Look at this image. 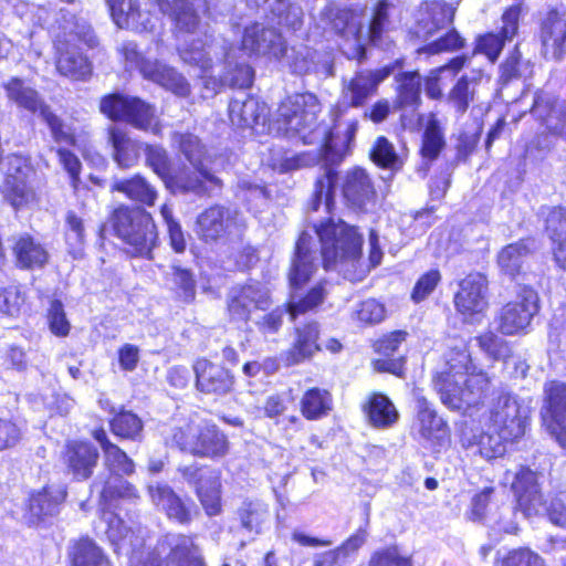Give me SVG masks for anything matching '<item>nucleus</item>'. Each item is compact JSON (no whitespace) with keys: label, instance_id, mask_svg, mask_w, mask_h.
<instances>
[{"label":"nucleus","instance_id":"46","mask_svg":"<svg viewBox=\"0 0 566 566\" xmlns=\"http://www.w3.org/2000/svg\"><path fill=\"white\" fill-rule=\"evenodd\" d=\"M197 494L208 515L213 516L220 513V480L217 473L211 472L208 476L203 473L199 474Z\"/></svg>","mask_w":566,"mask_h":566},{"label":"nucleus","instance_id":"26","mask_svg":"<svg viewBox=\"0 0 566 566\" xmlns=\"http://www.w3.org/2000/svg\"><path fill=\"white\" fill-rule=\"evenodd\" d=\"M148 494L154 505L163 510L169 518L176 520L181 524L191 521L190 511L167 484H150L148 486Z\"/></svg>","mask_w":566,"mask_h":566},{"label":"nucleus","instance_id":"16","mask_svg":"<svg viewBox=\"0 0 566 566\" xmlns=\"http://www.w3.org/2000/svg\"><path fill=\"white\" fill-rule=\"evenodd\" d=\"M486 291L488 280L481 273H471L460 282L454 305L464 319H473L486 308Z\"/></svg>","mask_w":566,"mask_h":566},{"label":"nucleus","instance_id":"4","mask_svg":"<svg viewBox=\"0 0 566 566\" xmlns=\"http://www.w3.org/2000/svg\"><path fill=\"white\" fill-rule=\"evenodd\" d=\"M54 35L56 49V70L62 75L73 81H85L92 74V65L77 48L76 41H83L90 46L96 44L91 27L84 21H65L59 27Z\"/></svg>","mask_w":566,"mask_h":566},{"label":"nucleus","instance_id":"29","mask_svg":"<svg viewBox=\"0 0 566 566\" xmlns=\"http://www.w3.org/2000/svg\"><path fill=\"white\" fill-rule=\"evenodd\" d=\"M193 454L206 458H221L229 451L227 436L216 424L199 427Z\"/></svg>","mask_w":566,"mask_h":566},{"label":"nucleus","instance_id":"47","mask_svg":"<svg viewBox=\"0 0 566 566\" xmlns=\"http://www.w3.org/2000/svg\"><path fill=\"white\" fill-rule=\"evenodd\" d=\"M300 406L301 412L306 419L317 420L332 409V397L325 389L312 388L305 391Z\"/></svg>","mask_w":566,"mask_h":566},{"label":"nucleus","instance_id":"9","mask_svg":"<svg viewBox=\"0 0 566 566\" xmlns=\"http://www.w3.org/2000/svg\"><path fill=\"white\" fill-rule=\"evenodd\" d=\"M537 312V293L533 289L522 287L516 297L501 308L497 329L504 335L523 332Z\"/></svg>","mask_w":566,"mask_h":566},{"label":"nucleus","instance_id":"14","mask_svg":"<svg viewBox=\"0 0 566 566\" xmlns=\"http://www.w3.org/2000/svg\"><path fill=\"white\" fill-rule=\"evenodd\" d=\"M270 306L269 291L260 283L234 286L228 294V311L232 319L247 322L254 310Z\"/></svg>","mask_w":566,"mask_h":566},{"label":"nucleus","instance_id":"38","mask_svg":"<svg viewBox=\"0 0 566 566\" xmlns=\"http://www.w3.org/2000/svg\"><path fill=\"white\" fill-rule=\"evenodd\" d=\"M18 265L22 269L42 268L49 260V253L42 244L30 235H21L13 247Z\"/></svg>","mask_w":566,"mask_h":566},{"label":"nucleus","instance_id":"17","mask_svg":"<svg viewBox=\"0 0 566 566\" xmlns=\"http://www.w3.org/2000/svg\"><path fill=\"white\" fill-rule=\"evenodd\" d=\"M512 490L516 496L517 506L525 516L539 515L544 511L545 501L536 472L521 467L514 473Z\"/></svg>","mask_w":566,"mask_h":566},{"label":"nucleus","instance_id":"25","mask_svg":"<svg viewBox=\"0 0 566 566\" xmlns=\"http://www.w3.org/2000/svg\"><path fill=\"white\" fill-rule=\"evenodd\" d=\"M343 195L353 207L363 209L374 202L376 191L369 175L364 169L354 168L345 176Z\"/></svg>","mask_w":566,"mask_h":566},{"label":"nucleus","instance_id":"60","mask_svg":"<svg viewBox=\"0 0 566 566\" xmlns=\"http://www.w3.org/2000/svg\"><path fill=\"white\" fill-rule=\"evenodd\" d=\"M368 566H413L411 556L397 546H390L375 552Z\"/></svg>","mask_w":566,"mask_h":566},{"label":"nucleus","instance_id":"7","mask_svg":"<svg viewBox=\"0 0 566 566\" xmlns=\"http://www.w3.org/2000/svg\"><path fill=\"white\" fill-rule=\"evenodd\" d=\"M530 410L516 396L501 391L491 401L489 408L490 429L501 432L506 440L524 436Z\"/></svg>","mask_w":566,"mask_h":566},{"label":"nucleus","instance_id":"20","mask_svg":"<svg viewBox=\"0 0 566 566\" xmlns=\"http://www.w3.org/2000/svg\"><path fill=\"white\" fill-rule=\"evenodd\" d=\"M66 492L61 486L48 485L30 495L24 520L29 525H38L46 517L59 512L60 504L64 501Z\"/></svg>","mask_w":566,"mask_h":566},{"label":"nucleus","instance_id":"23","mask_svg":"<svg viewBox=\"0 0 566 566\" xmlns=\"http://www.w3.org/2000/svg\"><path fill=\"white\" fill-rule=\"evenodd\" d=\"M417 420L415 429L424 442L436 446L442 444L448 438V427L426 398L417 401Z\"/></svg>","mask_w":566,"mask_h":566},{"label":"nucleus","instance_id":"61","mask_svg":"<svg viewBox=\"0 0 566 566\" xmlns=\"http://www.w3.org/2000/svg\"><path fill=\"white\" fill-rule=\"evenodd\" d=\"M133 96L122 94H111L102 98L99 103L101 112L113 120H124L129 111Z\"/></svg>","mask_w":566,"mask_h":566},{"label":"nucleus","instance_id":"39","mask_svg":"<svg viewBox=\"0 0 566 566\" xmlns=\"http://www.w3.org/2000/svg\"><path fill=\"white\" fill-rule=\"evenodd\" d=\"M72 566H112L103 549L91 538L76 541L70 549Z\"/></svg>","mask_w":566,"mask_h":566},{"label":"nucleus","instance_id":"27","mask_svg":"<svg viewBox=\"0 0 566 566\" xmlns=\"http://www.w3.org/2000/svg\"><path fill=\"white\" fill-rule=\"evenodd\" d=\"M265 115V105L244 92L238 93L229 104V118L237 127H252Z\"/></svg>","mask_w":566,"mask_h":566},{"label":"nucleus","instance_id":"49","mask_svg":"<svg viewBox=\"0 0 566 566\" xmlns=\"http://www.w3.org/2000/svg\"><path fill=\"white\" fill-rule=\"evenodd\" d=\"M399 107L415 106L420 101L421 77L418 72H406L397 77Z\"/></svg>","mask_w":566,"mask_h":566},{"label":"nucleus","instance_id":"56","mask_svg":"<svg viewBox=\"0 0 566 566\" xmlns=\"http://www.w3.org/2000/svg\"><path fill=\"white\" fill-rule=\"evenodd\" d=\"M385 317V305L375 298H368L356 304L352 313V318L363 325L378 324L382 322Z\"/></svg>","mask_w":566,"mask_h":566},{"label":"nucleus","instance_id":"54","mask_svg":"<svg viewBox=\"0 0 566 566\" xmlns=\"http://www.w3.org/2000/svg\"><path fill=\"white\" fill-rule=\"evenodd\" d=\"M111 429L117 437L136 440L142 433L143 422L135 413L123 411L112 419Z\"/></svg>","mask_w":566,"mask_h":566},{"label":"nucleus","instance_id":"62","mask_svg":"<svg viewBox=\"0 0 566 566\" xmlns=\"http://www.w3.org/2000/svg\"><path fill=\"white\" fill-rule=\"evenodd\" d=\"M370 155L374 163L385 168L398 169L402 164L392 144L385 137L377 138Z\"/></svg>","mask_w":566,"mask_h":566},{"label":"nucleus","instance_id":"53","mask_svg":"<svg viewBox=\"0 0 566 566\" xmlns=\"http://www.w3.org/2000/svg\"><path fill=\"white\" fill-rule=\"evenodd\" d=\"M84 237L85 229L83 220L73 211H69L65 217V240L69 245V252L74 258L82 256Z\"/></svg>","mask_w":566,"mask_h":566},{"label":"nucleus","instance_id":"59","mask_svg":"<svg viewBox=\"0 0 566 566\" xmlns=\"http://www.w3.org/2000/svg\"><path fill=\"white\" fill-rule=\"evenodd\" d=\"M41 118L49 126L51 135L57 144L75 145L72 128L66 125L51 108H43Z\"/></svg>","mask_w":566,"mask_h":566},{"label":"nucleus","instance_id":"3","mask_svg":"<svg viewBox=\"0 0 566 566\" xmlns=\"http://www.w3.org/2000/svg\"><path fill=\"white\" fill-rule=\"evenodd\" d=\"M322 243L326 270H336L348 280H355V266L361 253V238L354 227L329 220L315 228Z\"/></svg>","mask_w":566,"mask_h":566},{"label":"nucleus","instance_id":"63","mask_svg":"<svg viewBox=\"0 0 566 566\" xmlns=\"http://www.w3.org/2000/svg\"><path fill=\"white\" fill-rule=\"evenodd\" d=\"M325 297V289L322 284L313 287L305 297L296 301V295L293 292L291 301L289 303V313L292 318H295L298 314H303L310 310L318 306Z\"/></svg>","mask_w":566,"mask_h":566},{"label":"nucleus","instance_id":"48","mask_svg":"<svg viewBox=\"0 0 566 566\" xmlns=\"http://www.w3.org/2000/svg\"><path fill=\"white\" fill-rule=\"evenodd\" d=\"M102 506L113 509L117 500H136L138 499L137 490L129 482L120 476L108 479L102 491Z\"/></svg>","mask_w":566,"mask_h":566},{"label":"nucleus","instance_id":"55","mask_svg":"<svg viewBox=\"0 0 566 566\" xmlns=\"http://www.w3.org/2000/svg\"><path fill=\"white\" fill-rule=\"evenodd\" d=\"M390 4L386 0L379 1L375 8L373 18L369 22L368 29L364 31L366 44L371 42L376 43L381 39V35L389 30V9Z\"/></svg>","mask_w":566,"mask_h":566},{"label":"nucleus","instance_id":"44","mask_svg":"<svg viewBox=\"0 0 566 566\" xmlns=\"http://www.w3.org/2000/svg\"><path fill=\"white\" fill-rule=\"evenodd\" d=\"M125 122L140 130L154 134L160 132V124L155 107L138 97L132 99Z\"/></svg>","mask_w":566,"mask_h":566},{"label":"nucleus","instance_id":"32","mask_svg":"<svg viewBox=\"0 0 566 566\" xmlns=\"http://www.w3.org/2000/svg\"><path fill=\"white\" fill-rule=\"evenodd\" d=\"M483 77L481 70L461 76L448 94V103L463 115L475 99L476 87Z\"/></svg>","mask_w":566,"mask_h":566},{"label":"nucleus","instance_id":"24","mask_svg":"<svg viewBox=\"0 0 566 566\" xmlns=\"http://www.w3.org/2000/svg\"><path fill=\"white\" fill-rule=\"evenodd\" d=\"M98 458L97 449L87 442L72 441L65 447L64 461L76 480L88 479L97 464Z\"/></svg>","mask_w":566,"mask_h":566},{"label":"nucleus","instance_id":"33","mask_svg":"<svg viewBox=\"0 0 566 566\" xmlns=\"http://www.w3.org/2000/svg\"><path fill=\"white\" fill-rule=\"evenodd\" d=\"M368 422L378 429L394 426L399 413L390 399L382 394H373L364 406Z\"/></svg>","mask_w":566,"mask_h":566},{"label":"nucleus","instance_id":"40","mask_svg":"<svg viewBox=\"0 0 566 566\" xmlns=\"http://www.w3.org/2000/svg\"><path fill=\"white\" fill-rule=\"evenodd\" d=\"M108 140L114 149V159L123 168L135 165L139 156V144L116 126L108 129Z\"/></svg>","mask_w":566,"mask_h":566},{"label":"nucleus","instance_id":"36","mask_svg":"<svg viewBox=\"0 0 566 566\" xmlns=\"http://www.w3.org/2000/svg\"><path fill=\"white\" fill-rule=\"evenodd\" d=\"M546 230L553 241L554 259L566 270V209L554 208L546 218Z\"/></svg>","mask_w":566,"mask_h":566},{"label":"nucleus","instance_id":"50","mask_svg":"<svg viewBox=\"0 0 566 566\" xmlns=\"http://www.w3.org/2000/svg\"><path fill=\"white\" fill-rule=\"evenodd\" d=\"M168 187H174L181 192H192L198 196L210 195L212 187H220L218 184L211 182L202 177L198 171L193 175L179 174L172 175V180L167 184Z\"/></svg>","mask_w":566,"mask_h":566},{"label":"nucleus","instance_id":"8","mask_svg":"<svg viewBox=\"0 0 566 566\" xmlns=\"http://www.w3.org/2000/svg\"><path fill=\"white\" fill-rule=\"evenodd\" d=\"M244 229L245 222L241 213L220 205L203 210L196 221V233L207 243L239 238Z\"/></svg>","mask_w":566,"mask_h":566},{"label":"nucleus","instance_id":"51","mask_svg":"<svg viewBox=\"0 0 566 566\" xmlns=\"http://www.w3.org/2000/svg\"><path fill=\"white\" fill-rule=\"evenodd\" d=\"M337 176L332 169H328L319 177L314 187L313 199L311 201V209L316 211L319 206L324 203L327 212H331L334 205V186L336 184Z\"/></svg>","mask_w":566,"mask_h":566},{"label":"nucleus","instance_id":"31","mask_svg":"<svg viewBox=\"0 0 566 566\" xmlns=\"http://www.w3.org/2000/svg\"><path fill=\"white\" fill-rule=\"evenodd\" d=\"M174 143L177 144L180 153L190 163V165L198 171L202 177L211 182L218 184V178L210 174L205 167L203 161L207 157V150L205 145L201 144L200 139L192 134H179L176 133L172 138Z\"/></svg>","mask_w":566,"mask_h":566},{"label":"nucleus","instance_id":"42","mask_svg":"<svg viewBox=\"0 0 566 566\" xmlns=\"http://www.w3.org/2000/svg\"><path fill=\"white\" fill-rule=\"evenodd\" d=\"M160 12L174 17L179 32L192 33L198 25V17L186 0H154Z\"/></svg>","mask_w":566,"mask_h":566},{"label":"nucleus","instance_id":"5","mask_svg":"<svg viewBox=\"0 0 566 566\" xmlns=\"http://www.w3.org/2000/svg\"><path fill=\"white\" fill-rule=\"evenodd\" d=\"M112 224L116 235L127 244L130 254L150 258L158 237L148 212L122 206L114 211Z\"/></svg>","mask_w":566,"mask_h":566},{"label":"nucleus","instance_id":"21","mask_svg":"<svg viewBox=\"0 0 566 566\" xmlns=\"http://www.w3.org/2000/svg\"><path fill=\"white\" fill-rule=\"evenodd\" d=\"M454 18V8L439 2H424L416 13V25L412 33L419 39H427L437 30L449 25Z\"/></svg>","mask_w":566,"mask_h":566},{"label":"nucleus","instance_id":"45","mask_svg":"<svg viewBox=\"0 0 566 566\" xmlns=\"http://www.w3.org/2000/svg\"><path fill=\"white\" fill-rule=\"evenodd\" d=\"M238 516L241 526L250 534L258 535L262 533L270 518V512L266 504L260 501L243 502L238 510Z\"/></svg>","mask_w":566,"mask_h":566},{"label":"nucleus","instance_id":"12","mask_svg":"<svg viewBox=\"0 0 566 566\" xmlns=\"http://www.w3.org/2000/svg\"><path fill=\"white\" fill-rule=\"evenodd\" d=\"M546 407L543 422L548 433L566 450V382L551 381L545 385Z\"/></svg>","mask_w":566,"mask_h":566},{"label":"nucleus","instance_id":"2","mask_svg":"<svg viewBox=\"0 0 566 566\" xmlns=\"http://www.w3.org/2000/svg\"><path fill=\"white\" fill-rule=\"evenodd\" d=\"M448 368L434 379V387L443 405L467 412L478 406L490 387V378L483 371H474L464 344L449 354Z\"/></svg>","mask_w":566,"mask_h":566},{"label":"nucleus","instance_id":"35","mask_svg":"<svg viewBox=\"0 0 566 566\" xmlns=\"http://www.w3.org/2000/svg\"><path fill=\"white\" fill-rule=\"evenodd\" d=\"M8 98L15 103L19 107H22L33 114L42 116V109L49 108L39 93L24 84L19 77H12L4 84Z\"/></svg>","mask_w":566,"mask_h":566},{"label":"nucleus","instance_id":"18","mask_svg":"<svg viewBox=\"0 0 566 566\" xmlns=\"http://www.w3.org/2000/svg\"><path fill=\"white\" fill-rule=\"evenodd\" d=\"M332 25L344 39L340 46L343 53L349 60L363 61L365 59L366 38L358 17L350 11L339 10L333 18Z\"/></svg>","mask_w":566,"mask_h":566},{"label":"nucleus","instance_id":"22","mask_svg":"<svg viewBox=\"0 0 566 566\" xmlns=\"http://www.w3.org/2000/svg\"><path fill=\"white\" fill-rule=\"evenodd\" d=\"M542 53L546 59L560 60L566 52V18L551 11L542 25Z\"/></svg>","mask_w":566,"mask_h":566},{"label":"nucleus","instance_id":"19","mask_svg":"<svg viewBox=\"0 0 566 566\" xmlns=\"http://www.w3.org/2000/svg\"><path fill=\"white\" fill-rule=\"evenodd\" d=\"M521 6L510 7L502 15V28L499 34L486 33L481 35L474 49V53L484 54L492 63L502 52L504 43L512 41L517 33Z\"/></svg>","mask_w":566,"mask_h":566},{"label":"nucleus","instance_id":"11","mask_svg":"<svg viewBox=\"0 0 566 566\" xmlns=\"http://www.w3.org/2000/svg\"><path fill=\"white\" fill-rule=\"evenodd\" d=\"M31 175V168L21 157H9L2 192L6 200L15 209L28 207L36 201V193L29 181Z\"/></svg>","mask_w":566,"mask_h":566},{"label":"nucleus","instance_id":"1","mask_svg":"<svg viewBox=\"0 0 566 566\" xmlns=\"http://www.w3.org/2000/svg\"><path fill=\"white\" fill-rule=\"evenodd\" d=\"M321 106L312 93L289 96L277 109V130L289 137H298L305 145H317L316 154H298L285 157L282 171L295 170L315 164L324 158L329 159L332 134L326 126L317 123Z\"/></svg>","mask_w":566,"mask_h":566},{"label":"nucleus","instance_id":"57","mask_svg":"<svg viewBox=\"0 0 566 566\" xmlns=\"http://www.w3.org/2000/svg\"><path fill=\"white\" fill-rule=\"evenodd\" d=\"M146 164L166 185L172 180V168L167 151L160 146H146Z\"/></svg>","mask_w":566,"mask_h":566},{"label":"nucleus","instance_id":"52","mask_svg":"<svg viewBox=\"0 0 566 566\" xmlns=\"http://www.w3.org/2000/svg\"><path fill=\"white\" fill-rule=\"evenodd\" d=\"M446 145L442 129L438 119L430 118L422 136L421 155L428 160H434Z\"/></svg>","mask_w":566,"mask_h":566},{"label":"nucleus","instance_id":"28","mask_svg":"<svg viewBox=\"0 0 566 566\" xmlns=\"http://www.w3.org/2000/svg\"><path fill=\"white\" fill-rule=\"evenodd\" d=\"M310 241L311 237L302 233L296 242L295 258L289 273L290 285L293 291L301 289L308 282L316 270V265L313 262L314 258L310 250Z\"/></svg>","mask_w":566,"mask_h":566},{"label":"nucleus","instance_id":"6","mask_svg":"<svg viewBox=\"0 0 566 566\" xmlns=\"http://www.w3.org/2000/svg\"><path fill=\"white\" fill-rule=\"evenodd\" d=\"M118 52L124 59L127 71L138 70L146 80L159 84L176 95L187 96L189 94V84L182 75L158 61L145 60L133 41L120 43Z\"/></svg>","mask_w":566,"mask_h":566},{"label":"nucleus","instance_id":"37","mask_svg":"<svg viewBox=\"0 0 566 566\" xmlns=\"http://www.w3.org/2000/svg\"><path fill=\"white\" fill-rule=\"evenodd\" d=\"M317 338L318 327L315 323L307 324L303 328H297L296 339L286 353L287 363L295 365L312 357L314 353L319 350Z\"/></svg>","mask_w":566,"mask_h":566},{"label":"nucleus","instance_id":"15","mask_svg":"<svg viewBox=\"0 0 566 566\" xmlns=\"http://www.w3.org/2000/svg\"><path fill=\"white\" fill-rule=\"evenodd\" d=\"M193 371L196 388L205 395L223 397L234 388L233 374L220 364L200 358L195 361Z\"/></svg>","mask_w":566,"mask_h":566},{"label":"nucleus","instance_id":"10","mask_svg":"<svg viewBox=\"0 0 566 566\" xmlns=\"http://www.w3.org/2000/svg\"><path fill=\"white\" fill-rule=\"evenodd\" d=\"M392 69L385 66L376 70H361L356 72L349 80L343 81L340 105L338 106L339 117L342 107H361L376 94L378 85L385 81Z\"/></svg>","mask_w":566,"mask_h":566},{"label":"nucleus","instance_id":"64","mask_svg":"<svg viewBox=\"0 0 566 566\" xmlns=\"http://www.w3.org/2000/svg\"><path fill=\"white\" fill-rule=\"evenodd\" d=\"M104 452L106 467L116 474H132L135 464L132 459L116 444L107 446Z\"/></svg>","mask_w":566,"mask_h":566},{"label":"nucleus","instance_id":"34","mask_svg":"<svg viewBox=\"0 0 566 566\" xmlns=\"http://www.w3.org/2000/svg\"><path fill=\"white\" fill-rule=\"evenodd\" d=\"M170 553L168 563L174 566H206L199 547L186 535L168 537Z\"/></svg>","mask_w":566,"mask_h":566},{"label":"nucleus","instance_id":"58","mask_svg":"<svg viewBox=\"0 0 566 566\" xmlns=\"http://www.w3.org/2000/svg\"><path fill=\"white\" fill-rule=\"evenodd\" d=\"M102 517L107 524L106 534L109 541L116 545L128 541L132 545L133 532L124 524L123 520L113 513L112 509L102 506Z\"/></svg>","mask_w":566,"mask_h":566},{"label":"nucleus","instance_id":"30","mask_svg":"<svg viewBox=\"0 0 566 566\" xmlns=\"http://www.w3.org/2000/svg\"><path fill=\"white\" fill-rule=\"evenodd\" d=\"M481 431L479 433H467L462 436V444L465 448H475L474 453L491 460L502 455L505 452L504 441H507L501 432Z\"/></svg>","mask_w":566,"mask_h":566},{"label":"nucleus","instance_id":"13","mask_svg":"<svg viewBox=\"0 0 566 566\" xmlns=\"http://www.w3.org/2000/svg\"><path fill=\"white\" fill-rule=\"evenodd\" d=\"M242 50L250 56H269L279 60L286 54L287 46L275 29L254 23L244 30Z\"/></svg>","mask_w":566,"mask_h":566},{"label":"nucleus","instance_id":"41","mask_svg":"<svg viewBox=\"0 0 566 566\" xmlns=\"http://www.w3.org/2000/svg\"><path fill=\"white\" fill-rule=\"evenodd\" d=\"M111 191L122 192L130 200L146 206H154L157 199L155 188L139 175L130 179L115 180L111 186Z\"/></svg>","mask_w":566,"mask_h":566},{"label":"nucleus","instance_id":"43","mask_svg":"<svg viewBox=\"0 0 566 566\" xmlns=\"http://www.w3.org/2000/svg\"><path fill=\"white\" fill-rule=\"evenodd\" d=\"M531 244L533 242L530 240H521L504 247L497 255V264L501 271L512 277L517 275L532 251Z\"/></svg>","mask_w":566,"mask_h":566}]
</instances>
